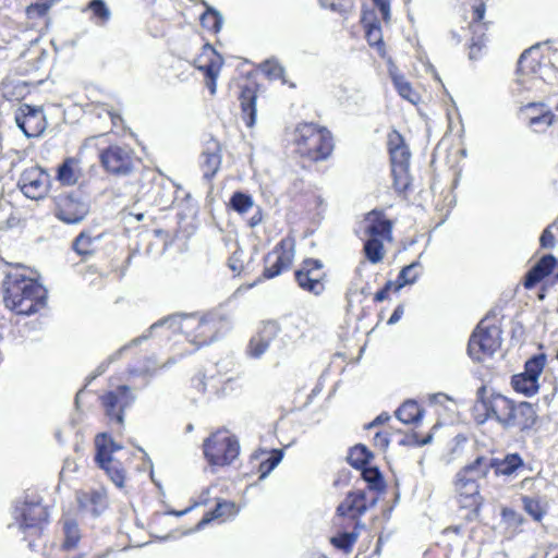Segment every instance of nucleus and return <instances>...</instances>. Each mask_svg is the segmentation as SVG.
<instances>
[{
	"label": "nucleus",
	"mask_w": 558,
	"mask_h": 558,
	"mask_svg": "<svg viewBox=\"0 0 558 558\" xmlns=\"http://www.w3.org/2000/svg\"><path fill=\"white\" fill-rule=\"evenodd\" d=\"M226 327V322L218 313L173 315L153 324L146 335L170 340L172 336L182 333L184 338L197 347L209 344Z\"/></svg>",
	"instance_id": "f257e3e1"
},
{
	"label": "nucleus",
	"mask_w": 558,
	"mask_h": 558,
	"mask_svg": "<svg viewBox=\"0 0 558 558\" xmlns=\"http://www.w3.org/2000/svg\"><path fill=\"white\" fill-rule=\"evenodd\" d=\"M556 69L541 52L538 46L525 50L519 59L518 80L512 89L521 106L547 92L556 78Z\"/></svg>",
	"instance_id": "f03ea898"
},
{
	"label": "nucleus",
	"mask_w": 558,
	"mask_h": 558,
	"mask_svg": "<svg viewBox=\"0 0 558 558\" xmlns=\"http://www.w3.org/2000/svg\"><path fill=\"white\" fill-rule=\"evenodd\" d=\"M46 289L27 275L22 266L11 268L3 281L5 306L20 315H32L44 307Z\"/></svg>",
	"instance_id": "7ed1b4c3"
},
{
	"label": "nucleus",
	"mask_w": 558,
	"mask_h": 558,
	"mask_svg": "<svg viewBox=\"0 0 558 558\" xmlns=\"http://www.w3.org/2000/svg\"><path fill=\"white\" fill-rule=\"evenodd\" d=\"M492 463L485 457L476 458L462 468L454 477V496L461 508L477 510L483 501L478 482L486 477Z\"/></svg>",
	"instance_id": "20e7f679"
},
{
	"label": "nucleus",
	"mask_w": 558,
	"mask_h": 558,
	"mask_svg": "<svg viewBox=\"0 0 558 558\" xmlns=\"http://www.w3.org/2000/svg\"><path fill=\"white\" fill-rule=\"evenodd\" d=\"M294 143L300 155L315 161L327 158L333 147L329 131L313 123L300 124L295 129Z\"/></svg>",
	"instance_id": "39448f33"
},
{
	"label": "nucleus",
	"mask_w": 558,
	"mask_h": 558,
	"mask_svg": "<svg viewBox=\"0 0 558 558\" xmlns=\"http://www.w3.org/2000/svg\"><path fill=\"white\" fill-rule=\"evenodd\" d=\"M204 457L210 466L230 465L240 454V444L228 430H218L204 440Z\"/></svg>",
	"instance_id": "423d86ee"
},
{
	"label": "nucleus",
	"mask_w": 558,
	"mask_h": 558,
	"mask_svg": "<svg viewBox=\"0 0 558 558\" xmlns=\"http://www.w3.org/2000/svg\"><path fill=\"white\" fill-rule=\"evenodd\" d=\"M501 345V330L487 319L478 323L468 345V353L475 362H484L492 357Z\"/></svg>",
	"instance_id": "0eeeda50"
},
{
	"label": "nucleus",
	"mask_w": 558,
	"mask_h": 558,
	"mask_svg": "<svg viewBox=\"0 0 558 558\" xmlns=\"http://www.w3.org/2000/svg\"><path fill=\"white\" fill-rule=\"evenodd\" d=\"M512 401L499 393H488L487 388L482 386L477 390V400L473 408V414L478 424L487 420H496L506 425L509 420Z\"/></svg>",
	"instance_id": "6e6552de"
},
{
	"label": "nucleus",
	"mask_w": 558,
	"mask_h": 558,
	"mask_svg": "<svg viewBox=\"0 0 558 558\" xmlns=\"http://www.w3.org/2000/svg\"><path fill=\"white\" fill-rule=\"evenodd\" d=\"M388 148L396 189L404 191L410 183L409 165L411 154L399 132L392 131L388 134Z\"/></svg>",
	"instance_id": "1a4fd4ad"
},
{
	"label": "nucleus",
	"mask_w": 558,
	"mask_h": 558,
	"mask_svg": "<svg viewBox=\"0 0 558 558\" xmlns=\"http://www.w3.org/2000/svg\"><path fill=\"white\" fill-rule=\"evenodd\" d=\"M95 446L97 450L96 462L118 487H122L125 478L124 470L120 461L113 458V453L122 448L114 444L107 434L98 435L95 439Z\"/></svg>",
	"instance_id": "9d476101"
},
{
	"label": "nucleus",
	"mask_w": 558,
	"mask_h": 558,
	"mask_svg": "<svg viewBox=\"0 0 558 558\" xmlns=\"http://www.w3.org/2000/svg\"><path fill=\"white\" fill-rule=\"evenodd\" d=\"M17 187L29 199H44L50 191V175L40 166L32 165L21 172Z\"/></svg>",
	"instance_id": "9b49d317"
},
{
	"label": "nucleus",
	"mask_w": 558,
	"mask_h": 558,
	"mask_svg": "<svg viewBox=\"0 0 558 558\" xmlns=\"http://www.w3.org/2000/svg\"><path fill=\"white\" fill-rule=\"evenodd\" d=\"M295 257V240L291 236L282 239L265 258L263 276L272 279L290 269Z\"/></svg>",
	"instance_id": "f8f14e48"
},
{
	"label": "nucleus",
	"mask_w": 558,
	"mask_h": 558,
	"mask_svg": "<svg viewBox=\"0 0 558 558\" xmlns=\"http://www.w3.org/2000/svg\"><path fill=\"white\" fill-rule=\"evenodd\" d=\"M100 399L107 417L122 425L124 411L134 403L136 396L129 386L122 385L104 393Z\"/></svg>",
	"instance_id": "ddd939ff"
},
{
	"label": "nucleus",
	"mask_w": 558,
	"mask_h": 558,
	"mask_svg": "<svg viewBox=\"0 0 558 558\" xmlns=\"http://www.w3.org/2000/svg\"><path fill=\"white\" fill-rule=\"evenodd\" d=\"M14 121L28 138L40 136L47 128V119L40 106L20 104L14 111Z\"/></svg>",
	"instance_id": "4468645a"
},
{
	"label": "nucleus",
	"mask_w": 558,
	"mask_h": 558,
	"mask_svg": "<svg viewBox=\"0 0 558 558\" xmlns=\"http://www.w3.org/2000/svg\"><path fill=\"white\" fill-rule=\"evenodd\" d=\"M193 65L204 74L207 88L211 95H215L223 58L210 45L206 44L193 60Z\"/></svg>",
	"instance_id": "2eb2a0df"
},
{
	"label": "nucleus",
	"mask_w": 558,
	"mask_h": 558,
	"mask_svg": "<svg viewBox=\"0 0 558 558\" xmlns=\"http://www.w3.org/2000/svg\"><path fill=\"white\" fill-rule=\"evenodd\" d=\"M323 263L318 259H305L295 271V281L300 289L318 296L325 291Z\"/></svg>",
	"instance_id": "dca6fc26"
},
{
	"label": "nucleus",
	"mask_w": 558,
	"mask_h": 558,
	"mask_svg": "<svg viewBox=\"0 0 558 558\" xmlns=\"http://www.w3.org/2000/svg\"><path fill=\"white\" fill-rule=\"evenodd\" d=\"M546 363L544 354L536 355L525 363L524 372L512 377L511 384L515 391L531 397L538 391V377Z\"/></svg>",
	"instance_id": "f3484780"
},
{
	"label": "nucleus",
	"mask_w": 558,
	"mask_h": 558,
	"mask_svg": "<svg viewBox=\"0 0 558 558\" xmlns=\"http://www.w3.org/2000/svg\"><path fill=\"white\" fill-rule=\"evenodd\" d=\"M47 518V509L38 502H24L15 509L19 529L27 535L39 534Z\"/></svg>",
	"instance_id": "a211bd4d"
},
{
	"label": "nucleus",
	"mask_w": 558,
	"mask_h": 558,
	"mask_svg": "<svg viewBox=\"0 0 558 558\" xmlns=\"http://www.w3.org/2000/svg\"><path fill=\"white\" fill-rule=\"evenodd\" d=\"M105 169L114 174H128L134 165L133 153L125 146H110L100 155Z\"/></svg>",
	"instance_id": "6ab92c4d"
},
{
	"label": "nucleus",
	"mask_w": 558,
	"mask_h": 558,
	"mask_svg": "<svg viewBox=\"0 0 558 558\" xmlns=\"http://www.w3.org/2000/svg\"><path fill=\"white\" fill-rule=\"evenodd\" d=\"M520 110L535 132L543 133L556 122V116L544 102L529 101Z\"/></svg>",
	"instance_id": "aec40b11"
},
{
	"label": "nucleus",
	"mask_w": 558,
	"mask_h": 558,
	"mask_svg": "<svg viewBox=\"0 0 558 558\" xmlns=\"http://www.w3.org/2000/svg\"><path fill=\"white\" fill-rule=\"evenodd\" d=\"M89 206L73 195L60 197L56 209V217L69 225L81 222L88 214Z\"/></svg>",
	"instance_id": "412c9836"
},
{
	"label": "nucleus",
	"mask_w": 558,
	"mask_h": 558,
	"mask_svg": "<svg viewBox=\"0 0 558 558\" xmlns=\"http://www.w3.org/2000/svg\"><path fill=\"white\" fill-rule=\"evenodd\" d=\"M280 331L279 325L276 322H266L254 335L247 345V354L251 357H262L269 348L270 342L278 336Z\"/></svg>",
	"instance_id": "4be33fe9"
},
{
	"label": "nucleus",
	"mask_w": 558,
	"mask_h": 558,
	"mask_svg": "<svg viewBox=\"0 0 558 558\" xmlns=\"http://www.w3.org/2000/svg\"><path fill=\"white\" fill-rule=\"evenodd\" d=\"M364 230L368 238L392 240V222L381 213L373 210L364 219Z\"/></svg>",
	"instance_id": "5701e85b"
},
{
	"label": "nucleus",
	"mask_w": 558,
	"mask_h": 558,
	"mask_svg": "<svg viewBox=\"0 0 558 558\" xmlns=\"http://www.w3.org/2000/svg\"><path fill=\"white\" fill-rule=\"evenodd\" d=\"M535 421L536 412L532 404L527 402L512 403L509 420L505 426L527 429L534 425Z\"/></svg>",
	"instance_id": "b1692460"
},
{
	"label": "nucleus",
	"mask_w": 558,
	"mask_h": 558,
	"mask_svg": "<svg viewBox=\"0 0 558 558\" xmlns=\"http://www.w3.org/2000/svg\"><path fill=\"white\" fill-rule=\"evenodd\" d=\"M367 510L365 494L361 490L351 492L337 508V514L340 517H350L352 519L363 515Z\"/></svg>",
	"instance_id": "393cba45"
},
{
	"label": "nucleus",
	"mask_w": 558,
	"mask_h": 558,
	"mask_svg": "<svg viewBox=\"0 0 558 558\" xmlns=\"http://www.w3.org/2000/svg\"><path fill=\"white\" fill-rule=\"evenodd\" d=\"M254 459L260 461L258 471L260 472V478H266L282 461L283 459V450L281 449H259L254 452Z\"/></svg>",
	"instance_id": "a878e982"
},
{
	"label": "nucleus",
	"mask_w": 558,
	"mask_h": 558,
	"mask_svg": "<svg viewBox=\"0 0 558 558\" xmlns=\"http://www.w3.org/2000/svg\"><path fill=\"white\" fill-rule=\"evenodd\" d=\"M389 76L392 80L395 88L398 94L411 104H416L420 100V95L413 89L410 82L399 72L393 63H389L388 66Z\"/></svg>",
	"instance_id": "bb28decb"
},
{
	"label": "nucleus",
	"mask_w": 558,
	"mask_h": 558,
	"mask_svg": "<svg viewBox=\"0 0 558 558\" xmlns=\"http://www.w3.org/2000/svg\"><path fill=\"white\" fill-rule=\"evenodd\" d=\"M238 508L234 502L231 501H220L217 504L216 508L206 513L204 518L197 523L195 530L199 531L209 522L219 520L220 522H225L228 519H231L236 515Z\"/></svg>",
	"instance_id": "cd10ccee"
},
{
	"label": "nucleus",
	"mask_w": 558,
	"mask_h": 558,
	"mask_svg": "<svg viewBox=\"0 0 558 558\" xmlns=\"http://www.w3.org/2000/svg\"><path fill=\"white\" fill-rule=\"evenodd\" d=\"M82 174L80 161L75 158H68L59 166L57 180L62 185L72 186L78 183Z\"/></svg>",
	"instance_id": "c85d7f7f"
},
{
	"label": "nucleus",
	"mask_w": 558,
	"mask_h": 558,
	"mask_svg": "<svg viewBox=\"0 0 558 558\" xmlns=\"http://www.w3.org/2000/svg\"><path fill=\"white\" fill-rule=\"evenodd\" d=\"M556 265V258L553 255H546L529 271L525 278V287L532 288L544 277L548 276Z\"/></svg>",
	"instance_id": "c756f323"
},
{
	"label": "nucleus",
	"mask_w": 558,
	"mask_h": 558,
	"mask_svg": "<svg viewBox=\"0 0 558 558\" xmlns=\"http://www.w3.org/2000/svg\"><path fill=\"white\" fill-rule=\"evenodd\" d=\"M256 92L253 87H243L240 95V102L243 119L248 128H252L256 121Z\"/></svg>",
	"instance_id": "7c9ffc66"
},
{
	"label": "nucleus",
	"mask_w": 558,
	"mask_h": 558,
	"mask_svg": "<svg viewBox=\"0 0 558 558\" xmlns=\"http://www.w3.org/2000/svg\"><path fill=\"white\" fill-rule=\"evenodd\" d=\"M199 162L206 178H211L216 174L221 165V156L216 143L210 144L206 148L201 156Z\"/></svg>",
	"instance_id": "2f4dec72"
},
{
	"label": "nucleus",
	"mask_w": 558,
	"mask_h": 558,
	"mask_svg": "<svg viewBox=\"0 0 558 558\" xmlns=\"http://www.w3.org/2000/svg\"><path fill=\"white\" fill-rule=\"evenodd\" d=\"M82 11L90 12L89 20L98 26H104L111 17V12L104 0H92Z\"/></svg>",
	"instance_id": "473e14b6"
},
{
	"label": "nucleus",
	"mask_w": 558,
	"mask_h": 558,
	"mask_svg": "<svg viewBox=\"0 0 558 558\" xmlns=\"http://www.w3.org/2000/svg\"><path fill=\"white\" fill-rule=\"evenodd\" d=\"M486 460L492 463L490 469L495 468L496 474L500 475H511L523 464L521 457L515 453L506 456L501 461Z\"/></svg>",
	"instance_id": "72a5a7b5"
},
{
	"label": "nucleus",
	"mask_w": 558,
	"mask_h": 558,
	"mask_svg": "<svg viewBox=\"0 0 558 558\" xmlns=\"http://www.w3.org/2000/svg\"><path fill=\"white\" fill-rule=\"evenodd\" d=\"M396 416L404 424H412L422 418L423 410L415 401L408 400L396 411Z\"/></svg>",
	"instance_id": "f704fd0d"
},
{
	"label": "nucleus",
	"mask_w": 558,
	"mask_h": 558,
	"mask_svg": "<svg viewBox=\"0 0 558 558\" xmlns=\"http://www.w3.org/2000/svg\"><path fill=\"white\" fill-rule=\"evenodd\" d=\"M262 72L271 81L279 80L282 85H289L291 88L295 87L293 83H289L286 77L284 68L276 60H267L262 66Z\"/></svg>",
	"instance_id": "c9c22d12"
},
{
	"label": "nucleus",
	"mask_w": 558,
	"mask_h": 558,
	"mask_svg": "<svg viewBox=\"0 0 558 558\" xmlns=\"http://www.w3.org/2000/svg\"><path fill=\"white\" fill-rule=\"evenodd\" d=\"M78 502L82 508L89 510L93 514L97 515L106 506V498L101 493L93 492L89 495L78 497Z\"/></svg>",
	"instance_id": "e433bc0d"
},
{
	"label": "nucleus",
	"mask_w": 558,
	"mask_h": 558,
	"mask_svg": "<svg viewBox=\"0 0 558 558\" xmlns=\"http://www.w3.org/2000/svg\"><path fill=\"white\" fill-rule=\"evenodd\" d=\"M385 242H387V241L367 236V240L365 241V244H364V252H365L367 259L371 263L377 264L384 258V256H385L384 243Z\"/></svg>",
	"instance_id": "4c0bfd02"
},
{
	"label": "nucleus",
	"mask_w": 558,
	"mask_h": 558,
	"mask_svg": "<svg viewBox=\"0 0 558 558\" xmlns=\"http://www.w3.org/2000/svg\"><path fill=\"white\" fill-rule=\"evenodd\" d=\"M149 339V336L145 333H143L142 336L133 339L130 343H128L126 345L122 347L121 349H119L117 352H114L113 354H111L105 362L100 363L98 365V367L96 368L94 375H93V378H96L97 376H100L101 374H104L107 369V367L114 361H117L118 359L121 357L123 351H125L126 349L131 348V347H134V345H137L140 343H142L143 341Z\"/></svg>",
	"instance_id": "58836bf2"
},
{
	"label": "nucleus",
	"mask_w": 558,
	"mask_h": 558,
	"mask_svg": "<svg viewBox=\"0 0 558 558\" xmlns=\"http://www.w3.org/2000/svg\"><path fill=\"white\" fill-rule=\"evenodd\" d=\"M421 267L418 262H414L402 268L400 271L396 284V291L400 290L407 284H412L416 281L420 276L418 268Z\"/></svg>",
	"instance_id": "ea45409f"
},
{
	"label": "nucleus",
	"mask_w": 558,
	"mask_h": 558,
	"mask_svg": "<svg viewBox=\"0 0 558 558\" xmlns=\"http://www.w3.org/2000/svg\"><path fill=\"white\" fill-rule=\"evenodd\" d=\"M100 236H92L87 232H82L74 241L73 247L75 252L82 256L90 255L95 250V244Z\"/></svg>",
	"instance_id": "a19ab883"
},
{
	"label": "nucleus",
	"mask_w": 558,
	"mask_h": 558,
	"mask_svg": "<svg viewBox=\"0 0 558 558\" xmlns=\"http://www.w3.org/2000/svg\"><path fill=\"white\" fill-rule=\"evenodd\" d=\"M372 458V452L365 446L356 445L350 450L348 460L352 466L362 469Z\"/></svg>",
	"instance_id": "79ce46f5"
},
{
	"label": "nucleus",
	"mask_w": 558,
	"mask_h": 558,
	"mask_svg": "<svg viewBox=\"0 0 558 558\" xmlns=\"http://www.w3.org/2000/svg\"><path fill=\"white\" fill-rule=\"evenodd\" d=\"M230 207L240 215L248 213L254 206L251 195L243 192H235L230 198Z\"/></svg>",
	"instance_id": "37998d69"
},
{
	"label": "nucleus",
	"mask_w": 558,
	"mask_h": 558,
	"mask_svg": "<svg viewBox=\"0 0 558 558\" xmlns=\"http://www.w3.org/2000/svg\"><path fill=\"white\" fill-rule=\"evenodd\" d=\"M64 542L63 548L72 549L76 547L81 539V532L77 523L72 520H65L63 524Z\"/></svg>",
	"instance_id": "c03bdc74"
},
{
	"label": "nucleus",
	"mask_w": 558,
	"mask_h": 558,
	"mask_svg": "<svg viewBox=\"0 0 558 558\" xmlns=\"http://www.w3.org/2000/svg\"><path fill=\"white\" fill-rule=\"evenodd\" d=\"M357 538L359 532H344L331 537L330 542L336 548L349 553Z\"/></svg>",
	"instance_id": "a18cd8bd"
},
{
	"label": "nucleus",
	"mask_w": 558,
	"mask_h": 558,
	"mask_svg": "<svg viewBox=\"0 0 558 558\" xmlns=\"http://www.w3.org/2000/svg\"><path fill=\"white\" fill-rule=\"evenodd\" d=\"M366 28V39L371 46H375L378 52L384 56V41H383V32L381 27L377 23H369L365 25Z\"/></svg>",
	"instance_id": "49530a36"
},
{
	"label": "nucleus",
	"mask_w": 558,
	"mask_h": 558,
	"mask_svg": "<svg viewBox=\"0 0 558 558\" xmlns=\"http://www.w3.org/2000/svg\"><path fill=\"white\" fill-rule=\"evenodd\" d=\"M202 25L211 31L219 32L222 27L223 19L220 13L214 9H208L201 17Z\"/></svg>",
	"instance_id": "de8ad7c7"
},
{
	"label": "nucleus",
	"mask_w": 558,
	"mask_h": 558,
	"mask_svg": "<svg viewBox=\"0 0 558 558\" xmlns=\"http://www.w3.org/2000/svg\"><path fill=\"white\" fill-rule=\"evenodd\" d=\"M524 510L535 520L541 521L544 517V509L538 500L530 497L522 498Z\"/></svg>",
	"instance_id": "09e8293b"
},
{
	"label": "nucleus",
	"mask_w": 558,
	"mask_h": 558,
	"mask_svg": "<svg viewBox=\"0 0 558 558\" xmlns=\"http://www.w3.org/2000/svg\"><path fill=\"white\" fill-rule=\"evenodd\" d=\"M363 478L371 484L372 488H380L383 486V477L377 468L364 466L362 468Z\"/></svg>",
	"instance_id": "8fccbe9b"
},
{
	"label": "nucleus",
	"mask_w": 558,
	"mask_h": 558,
	"mask_svg": "<svg viewBox=\"0 0 558 558\" xmlns=\"http://www.w3.org/2000/svg\"><path fill=\"white\" fill-rule=\"evenodd\" d=\"M50 10L49 3L39 1L27 7L26 15L29 20L46 17Z\"/></svg>",
	"instance_id": "3c124183"
},
{
	"label": "nucleus",
	"mask_w": 558,
	"mask_h": 558,
	"mask_svg": "<svg viewBox=\"0 0 558 558\" xmlns=\"http://www.w3.org/2000/svg\"><path fill=\"white\" fill-rule=\"evenodd\" d=\"M501 515L504 522L509 527H511L513 532H515L517 529L524 522L523 517L512 509H504Z\"/></svg>",
	"instance_id": "603ef678"
},
{
	"label": "nucleus",
	"mask_w": 558,
	"mask_h": 558,
	"mask_svg": "<svg viewBox=\"0 0 558 558\" xmlns=\"http://www.w3.org/2000/svg\"><path fill=\"white\" fill-rule=\"evenodd\" d=\"M228 265L234 274H241L244 269V252L236 250L229 258Z\"/></svg>",
	"instance_id": "864d4df0"
},
{
	"label": "nucleus",
	"mask_w": 558,
	"mask_h": 558,
	"mask_svg": "<svg viewBox=\"0 0 558 558\" xmlns=\"http://www.w3.org/2000/svg\"><path fill=\"white\" fill-rule=\"evenodd\" d=\"M541 246L545 248H550L555 244V236L550 231V228H546L541 238H539Z\"/></svg>",
	"instance_id": "5fc2aeb1"
},
{
	"label": "nucleus",
	"mask_w": 558,
	"mask_h": 558,
	"mask_svg": "<svg viewBox=\"0 0 558 558\" xmlns=\"http://www.w3.org/2000/svg\"><path fill=\"white\" fill-rule=\"evenodd\" d=\"M376 7L379 9L383 19L388 22L390 20V2L389 0H373Z\"/></svg>",
	"instance_id": "6e6d98bb"
},
{
	"label": "nucleus",
	"mask_w": 558,
	"mask_h": 558,
	"mask_svg": "<svg viewBox=\"0 0 558 558\" xmlns=\"http://www.w3.org/2000/svg\"><path fill=\"white\" fill-rule=\"evenodd\" d=\"M374 445L375 447L379 448L380 450H385L389 446V437L385 433H376L374 436Z\"/></svg>",
	"instance_id": "4d7b16f0"
},
{
	"label": "nucleus",
	"mask_w": 558,
	"mask_h": 558,
	"mask_svg": "<svg viewBox=\"0 0 558 558\" xmlns=\"http://www.w3.org/2000/svg\"><path fill=\"white\" fill-rule=\"evenodd\" d=\"M483 47L484 41L482 38L473 40L472 44L470 45V59H477L481 56Z\"/></svg>",
	"instance_id": "13d9d810"
},
{
	"label": "nucleus",
	"mask_w": 558,
	"mask_h": 558,
	"mask_svg": "<svg viewBox=\"0 0 558 558\" xmlns=\"http://www.w3.org/2000/svg\"><path fill=\"white\" fill-rule=\"evenodd\" d=\"M484 14H485V8L483 4L476 7L474 9V24L472 25L473 28H482V25L480 24V22L483 20L484 17Z\"/></svg>",
	"instance_id": "bf43d9fd"
},
{
	"label": "nucleus",
	"mask_w": 558,
	"mask_h": 558,
	"mask_svg": "<svg viewBox=\"0 0 558 558\" xmlns=\"http://www.w3.org/2000/svg\"><path fill=\"white\" fill-rule=\"evenodd\" d=\"M395 287L396 288V284L393 282H388L386 284V287L381 290H379L376 294H375V301L377 302H383L384 300L387 299V294H388V291Z\"/></svg>",
	"instance_id": "052dcab7"
},
{
	"label": "nucleus",
	"mask_w": 558,
	"mask_h": 558,
	"mask_svg": "<svg viewBox=\"0 0 558 558\" xmlns=\"http://www.w3.org/2000/svg\"><path fill=\"white\" fill-rule=\"evenodd\" d=\"M402 315H403V306L399 305V306H397V308L393 311L390 318L388 319V324L393 325V324L398 323L401 319Z\"/></svg>",
	"instance_id": "680f3d73"
},
{
	"label": "nucleus",
	"mask_w": 558,
	"mask_h": 558,
	"mask_svg": "<svg viewBox=\"0 0 558 558\" xmlns=\"http://www.w3.org/2000/svg\"><path fill=\"white\" fill-rule=\"evenodd\" d=\"M158 368V364L154 361L148 366L138 371V374L151 375ZM137 374V371L135 372Z\"/></svg>",
	"instance_id": "e2e57ef3"
},
{
	"label": "nucleus",
	"mask_w": 558,
	"mask_h": 558,
	"mask_svg": "<svg viewBox=\"0 0 558 558\" xmlns=\"http://www.w3.org/2000/svg\"><path fill=\"white\" fill-rule=\"evenodd\" d=\"M262 222V214L257 210L248 220V226L254 228Z\"/></svg>",
	"instance_id": "0e129e2a"
},
{
	"label": "nucleus",
	"mask_w": 558,
	"mask_h": 558,
	"mask_svg": "<svg viewBox=\"0 0 558 558\" xmlns=\"http://www.w3.org/2000/svg\"><path fill=\"white\" fill-rule=\"evenodd\" d=\"M390 418V416L387 413H383L378 415L368 427H374L376 425L383 424L384 422H387Z\"/></svg>",
	"instance_id": "69168bd1"
},
{
	"label": "nucleus",
	"mask_w": 558,
	"mask_h": 558,
	"mask_svg": "<svg viewBox=\"0 0 558 558\" xmlns=\"http://www.w3.org/2000/svg\"><path fill=\"white\" fill-rule=\"evenodd\" d=\"M328 9H330L331 11H335V12H339V13H343L344 12L342 7L340 4L335 3V2H330L329 5H328Z\"/></svg>",
	"instance_id": "338daca9"
},
{
	"label": "nucleus",
	"mask_w": 558,
	"mask_h": 558,
	"mask_svg": "<svg viewBox=\"0 0 558 558\" xmlns=\"http://www.w3.org/2000/svg\"><path fill=\"white\" fill-rule=\"evenodd\" d=\"M73 470H74V462L66 461L61 473L64 474L65 472L73 471Z\"/></svg>",
	"instance_id": "774afa93"
}]
</instances>
